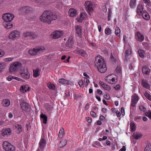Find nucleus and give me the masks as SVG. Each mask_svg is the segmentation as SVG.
Here are the masks:
<instances>
[{
    "mask_svg": "<svg viewBox=\"0 0 151 151\" xmlns=\"http://www.w3.org/2000/svg\"><path fill=\"white\" fill-rule=\"evenodd\" d=\"M58 18L56 13L49 10L45 11L40 17L41 21L48 24L51 23V21L56 20Z\"/></svg>",
    "mask_w": 151,
    "mask_h": 151,
    "instance_id": "f257e3e1",
    "label": "nucleus"
},
{
    "mask_svg": "<svg viewBox=\"0 0 151 151\" xmlns=\"http://www.w3.org/2000/svg\"><path fill=\"white\" fill-rule=\"evenodd\" d=\"M95 65L98 70L101 73L105 72L107 70L105 61L104 58L99 55L97 56L95 58Z\"/></svg>",
    "mask_w": 151,
    "mask_h": 151,
    "instance_id": "f03ea898",
    "label": "nucleus"
},
{
    "mask_svg": "<svg viewBox=\"0 0 151 151\" xmlns=\"http://www.w3.org/2000/svg\"><path fill=\"white\" fill-rule=\"evenodd\" d=\"M14 17L13 14L9 13H6L3 15L2 18L5 22L4 26L6 29H9L13 28V25L11 22Z\"/></svg>",
    "mask_w": 151,
    "mask_h": 151,
    "instance_id": "7ed1b4c3",
    "label": "nucleus"
},
{
    "mask_svg": "<svg viewBox=\"0 0 151 151\" xmlns=\"http://www.w3.org/2000/svg\"><path fill=\"white\" fill-rule=\"evenodd\" d=\"M45 50V48L42 46L31 49L29 50V54L31 55L34 56L40 53V52L42 51Z\"/></svg>",
    "mask_w": 151,
    "mask_h": 151,
    "instance_id": "20e7f679",
    "label": "nucleus"
},
{
    "mask_svg": "<svg viewBox=\"0 0 151 151\" xmlns=\"http://www.w3.org/2000/svg\"><path fill=\"white\" fill-rule=\"evenodd\" d=\"M22 64L19 62H15L10 66L9 70L11 72H13L18 70L22 67Z\"/></svg>",
    "mask_w": 151,
    "mask_h": 151,
    "instance_id": "39448f33",
    "label": "nucleus"
},
{
    "mask_svg": "<svg viewBox=\"0 0 151 151\" xmlns=\"http://www.w3.org/2000/svg\"><path fill=\"white\" fill-rule=\"evenodd\" d=\"M3 146L6 151H14L15 150V147L7 141L3 142Z\"/></svg>",
    "mask_w": 151,
    "mask_h": 151,
    "instance_id": "423d86ee",
    "label": "nucleus"
},
{
    "mask_svg": "<svg viewBox=\"0 0 151 151\" xmlns=\"http://www.w3.org/2000/svg\"><path fill=\"white\" fill-rule=\"evenodd\" d=\"M20 33L17 30H14L9 34V38L14 40L18 39L19 37Z\"/></svg>",
    "mask_w": 151,
    "mask_h": 151,
    "instance_id": "0eeeda50",
    "label": "nucleus"
},
{
    "mask_svg": "<svg viewBox=\"0 0 151 151\" xmlns=\"http://www.w3.org/2000/svg\"><path fill=\"white\" fill-rule=\"evenodd\" d=\"M86 8L87 12L89 14H91V13L93 11V5L92 2L89 1H86L84 4Z\"/></svg>",
    "mask_w": 151,
    "mask_h": 151,
    "instance_id": "6e6552de",
    "label": "nucleus"
},
{
    "mask_svg": "<svg viewBox=\"0 0 151 151\" xmlns=\"http://www.w3.org/2000/svg\"><path fill=\"white\" fill-rule=\"evenodd\" d=\"M22 71V72L20 73V74L22 78L27 80L30 78V75L28 72V68H24Z\"/></svg>",
    "mask_w": 151,
    "mask_h": 151,
    "instance_id": "1a4fd4ad",
    "label": "nucleus"
},
{
    "mask_svg": "<svg viewBox=\"0 0 151 151\" xmlns=\"http://www.w3.org/2000/svg\"><path fill=\"white\" fill-rule=\"evenodd\" d=\"M20 106L22 110L25 112H29L30 110L31 107L29 104L25 101L21 102Z\"/></svg>",
    "mask_w": 151,
    "mask_h": 151,
    "instance_id": "9d476101",
    "label": "nucleus"
},
{
    "mask_svg": "<svg viewBox=\"0 0 151 151\" xmlns=\"http://www.w3.org/2000/svg\"><path fill=\"white\" fill-rule=\"evenodd\" d=\"M63 35V32L62 31L56 30L53 32L51 34V37L54 39L60 38Z\"/></svg>",
    "mask_w": 151,
    "mask_h": 151,
    "instance_id": "9b49d317",
    "label": "nucleus"
},
{
    "mask_svg": "<svg viewBox=\"0 0 151 151\" xmlns=\"http://www.w3.org/2000/svg\"><path fill=\"white\" fill-rule=\"evenodd\" d=\"M46 143V140L44 138H42L39 142V146L37 151H42L45 146Z\"/></svg>",
    "mask_w": 151,
    "mask_h": 151,
    "instance_id": "f8f14e48",
    "label": "nucleus"
},
{
    "mask_svg": "<svg viewBox=\"0 0 151 151\" xmlns=\"http://www.w3.org/2000/svg\"><path fill=\"white\" fill-rule=\"evenodd\" d=\"M23 36L25 37H29L31 39H34L37 38L38 35L37 33L35 32L34 33L29 32L24 33Z\"/></svg>",
    "mask_w": 151,
    "mask_h": 151,
    "instance_id": "ddd939ff",
    "label": "nucleus"
},
{
    "mask_svg": "<svg viewBox=\"0 0 151 151\" xmlns=\"http://www.w3.org/2000/svg\"><path fill=\"white\" fill-rule=\"evenodd\" d=\"M73 36H71L69 37L68 40L67 41L66 44L65 45V47L66 49L70 48L72 47L73 44Z\"/></svg>",
    "mask_w": 151,
    "mask_h": 151,
    "instance_id": "4468645a",
    "label": "nucleus"
},
{
    "mask_svg": "<svg viewBox=\"0 0 151 151\" xmlns=\"http://www.w3.org/2000/svg\"><path fill=\"white\" fill-rule=\"evenodd\" d=\"M29 7L25 6L20 8L19 11L20 13L26 14L31 12V11Z\"/></svg>",
    "mask_w": 151,
    "mask_h": 151,
    "instance_id": "2eb2a0df",
    "label": "nucleus"
},
{
    "mask_svg": "<svg viewBox=\"0 0 151 151\" xmlns=\"http://www.w3.org/2000/svg\"><path fill=\"white\" fill-rule=\"evenodd\" d=\"M138 100V96L136 94H134L132 98L131 106L133 107H135Z\"/></svg>",
    "mask_w": 151,
    "mask_h": 151,
    "instance_id": "dca6fc26",
    "label": "nucleus"
},
{
    "mask_svg": "<svg viewBox=\"0 0 151 151\" xmlns=\"http://www.w3.org/2000/svg\"><path fill=\"white\" fill-rule=\"evenodd\" d=\"M76 32L78 36L81 37L82 36V27L81 26H75Z\"/></svg>",
    "mask_w": 151,
    "mask_h": 151,
    "instance_id": "f3484780",
    "label": "nucleus"
},
{
    "mask_svg": "<svg viewBox=\"0 0 151 151\" xmlns=\"http://www.w3.org/2000/svg\"><path fill=\"white\" fill-rule=\"evenodd\" d=\"M74 51L76 53L84 57L85 56L86 52L84 50L77 48Z\"/></svg>",
    "mask_w": 151,
    "mask_h": 151,
    "instance_id": "a211bd4d",
    "label": "nucleus"
},
{
    "mask_svg": "<svg viewBox=\"0 0 151 151\" xmlns=\"http://www.w3.org/2000/svg\"><path fill=\"white\" fill-rule=\"evenodd\" d=\"M150 72V69L146 65L143 66L142 69V72L144 74L148 75Z\"/></svg>",
    "mask_w": 151,
    "mask_h": 151,
    "instance_id": "6ab92c4d",
    "label": "nucleus"
},
{
    "mask_svg": "<svg viewBox=\"0 0 151 151\" xmlns=\"http://www.w3.org/2000/svg\"><path fill=\"white\" fill-rule=\"evenodd\" d=\"M13 128L16 129V131L18 134H19L22 132V126L20 125L16 124L13 126Z\"/></svg>",
    "mask_w": 151,
    "mask_h": 151,
    "instance_id": "aec40b11",
    "label": "nucleus"
},
{
    "mask_svg": "<svg viewBox=\"0 0 151 151\" xmlns=\"http://www.w3.org/2000/svg\"><path fill=\"white\" fill-rule=\"evenodd\" d=\"M44 106L45 109L47 111H51L53 109V107H52L51 105L47 103L45 104L44 105Z\"/></svg>",
    "mask_w": 151,
    "mask_h": 151,
    "instance_id": "412c9836",
    "label": "nucleus"
},
{
    "mask_svg": "<svg viewBox=\"0 0 151 151\" xmlns=\"http://www.w3.org/2000/svg\"><path fill=\"white\" fill-rule=\"evenodd\" d=\"M3 132L1 133V135L3 136L6 135H9L11 134V131L9 128H7L4 130H3Z\"/></svg>",
    "mask_w": 151,
    "mask_h": 151,
    "instance_id": "4be33fe9",
    "label": "nucleus"
},
{
    "mask_svg": "<svg viewBox=\"0 0 151 151\" xmlns=\"http://www.w3.org/2000/svg\"><path fill=\"white\" fill-rule=\"evenodd\" d=\"M70 16L71 17H74L77 14V11L73 8H70L69 10Z\"/></svg>",
    "mask_w": 151,
    "mask_h": 151,
    "instance_id": "5701e85b",
    "label": "nucleus"
},
{
    "mask_svg": "<svg viewBox=\"0 0 151 151\" xmlns=\"http://www.w3.org/2000/svg\"><path fill=\"white\" fill-rule=\"evenodd\" d=\"M143 9V6L142 5L138 4L137 9V13L139 15H142Z\"/></svg>",
    "mask_w": 151,
    "mask_h": 151,
    "instance_id": "b1692460",
    "label": "nucleus"
},
{
    "mask_svg": "<svg viewBox=\"0 0 151 151\" xmlns=\"http://www.w3.org/2000/svg\"><path fill=\"white\" fill-rule=\"evenodd\" d=\"M40 117L41 119L42 120L44 124H46L47 123V117L45 114L42 113L40 115Z\"/></svg>",
    "mask_w": 151,
    "mask_h": 151,
    "instance_id": "393cba45",
    "label": "nucleus"
},
{
    "mask_svg": "<svg viewBox=\"0 0 151 151\" xmlns=\"http://www.w3.org/2000/svg\"><path fill=\"white\" fill-rule=\"evenodd\" d=\"M59 82L62 84H63L67 85L70 84V81L64 78H60L58 80Z\"/></svg>",
    "mask_w": 151,
    "mask_h": 151,
    "instance_id": "a878e982",
    "label": "nucleus"
},
{
    "mask_svg": "<svg viewBox=\"0 0 151 151\" xmlns=\"http://www.w3.org/2000/svg\"><path fill=\"white\" fill-rule=\"evenodd\" d=\"M142 84L143 86L146 88L148 89L150 87L149 84L144 79L142 80Z\"/></svg>",
    "mask_w": 151,
    "mask_h": 151,
    "instance_id": "bb28decb",
    "label": "nucleus"
},
{
    "mask_svg": "<svg viewBox=\"0 0 151 151\" xmlns=\"http://www.w3.org/2000/svg\"><path fill=\"white\" fill-rule=\"evenodd\" d=\"M2 104L4 107L8 106L10 104V101L8 99L4 100L2 101Z\"/></svg>",
    "mask_w": 151,
    "mask_h": 151,
    "instance_id": "cd10ccee",
    "label": "nucleus"
},
{
    "mask_svg": "<svg viewBox=\"0 0 151 151\" xmlns=\"http://www.w3.org/2000/svg\"><path fill=\"white\" fill-rule=\"evenodd\" d=\"M142 136V134L139 132H136L133 134V136L136 139H138L140 138Z\"/></svg>",
    "mask_w": 151,
    "mask_h": 151,
    "instance_id": "c85d7f7f",
    "label": "nucleus"
},
{
    "mask_svg": "<svg viewBox=\"0 0 151 151\" xmlns=\"http://www.w3.org/2000/svg\"><path fill=\"white\" fill-rule=\"evenodd\" d=\"M142 15L143 17L145 19L147 20H149L150 19V16L147 12L144 11Z\"/></svg>",
    "mask_w": 151,
    "mask_h": 151,
    "instance_id": "c756f323",
    "label": "nucleus"
},
{
    "mask_svg": "<svg viewBox=\"0 0 151 151\" xmlns=\"http://www.w3.org/2000/svg\"><path fill=\"white\" fill-rule=\"evenodd\" d=\"M139 55L141 58H144L145 56V52L144 50L139 49L138 51Z\"/></svg>",
    "mask_w": 151,
    "mask_h": 151,
    "instance_id": "7c9ffc66",
    "label": "nucleus"
},
{
    "mask_svg": "<svg viewBox=\"0 0 151 151\" xmlns=\"http://www.w3.org/2000/svg\"><path fill=\"white\" fill-rule=\"evenodd\" d=\"M137 36L139 39V41H142L144 38V36L139 32H137Z\"/></svg>",
    "mask_w": 151,
    "mask_h": 151,
    "instance_id": "2f4dec72",
    "label": "nucleus"
},
{
    "mask_svg": "<svg viewBox=\"0 0 151 151\" xmlns=\"http://www.w3.org/2000/svg\"><path fill=\"white\" fill-rule=\"evenodd\" d=\"M144 151H151V143L148 141L146 147L144 149Z\"/></svg>",
    "mask_w": 151,
    "mask_h": 151,
    "instance_id": "473e14b6",
    "label": "nucleus"
},
{
    "mask_svg": "<svg viewBox=\"0 0 151 151\" xmlns=\"http://www.w3.org/2000/svg\"><path fill=\"white\" fill-rule=\"evenodd\" d=\"M67 143V141L66 140H63L60 142V144L58 145V146L60 148H61L66 145Z\"/></svg>",
    "mask_w": 151,
    "mask_h": 151,
    "instance_id": "72a5a7b5",
    "label": "nucleus"
},
{
    "mask_svg": "<svg viewBox=\"0 0 151 151\" xmlns=\"http://www.w3.org/2000/svg\"><path fill=\"white\" fill-rule=\"evenodd\" d=\"M136 4V0H131L129 3L130 7L134 8L135 7Z\"/></svg>",
    "mask_w": 151,
    "mask_h": 151,
    "instance_id": "f704fd0d",
    "label": "nucleus"
},
{
    "mask_svg": "<svg viewBox=\"0 0 151 151\" xmlns=\"http://www.w3.org/2000/svg\"><path fill=\"white\" fill-rule=\"evenodd\" d=\"M39 69L37 68L36 69L33 70V76L34 77H37L40 75L39 73Z\"/></svg>",
    "mask_w": 151,
    "mask_h": 151,
    "instance_id": "c9c22d12",
    "label": "nucleus"
},
{
    "mask_svg": "<svg viewBox=\"0 0 151 151\" xmlns=\"http://www.w3.org/2000/svg\"><path fill=\"white\" fill-rule=\"evenodd\" d=\"M6 64L4 63H0V73L6 67Z\"/></svg>",
    "mask_w": 151,
    "mask_h": 151,
    "instance_id": "e433bc0d",
    "label": "nucleus"
},
{
    "mask_svg": "<svg viewBox=\"0 0 151 151\" xmlns=\"http://www.w3.org/2000/svg\"><path fill=\"white\" fill-rule=\"evenodd\" d=\"M47 87L50 89L54 90L55 89V85L53 83H49L47 84Z\"/></svg>",
    "mask_w": 151,
    "mask_h": 151,
    "instance_id": "4c0bfd02",
    "label": "nucleus"
},
{
    "mask_svg": "<svg viewBox=\"0 0 151 151\" xmlns=\"http://www.w3.org/2000/svg\"><path fill=\"white\" fill-rule=\"evenodd\" d=\"M130 127L132 131L134 132L136 130V126L134 123L131 122L130 124Z\"/></svg>",
    "mask_w": 151,
    "mask_h": 151,
    "instance_id": "58836bf2",
    "label": "nucleus"
},
{
    "mask_svg": "<svg viewBox=\"0 0 151 151\" xmlns=\"http://www.w3.org/2000/svg\"><path fill=\"white\" fill-rule=\"evenodd\" d=\"M106 81H107L110 84H113L115 83L116 82V80L115 79L113 78L111 79H106Z\"/></svg>",
    "mask_w": 151,
    "mask_h": 151,
    "instance_id": "ea45409f",
    "label": "nucleus"
},
{
    "mask_svg": "<svg viewBox=\"0 0 151 151\" xmlns=\"http://www.w3.org/2000/svg\"><path fill=\"white\" fill-rule=\"evenodd\" d=\"M85 14L84 13H81L80 16V18L79 19V21L81 22L85 18Z\"/></svg>",
    "mask_w": 151,
    "mask_h": 151,
    "instance_id": "a19ab883",
    "label": "nucleus"
},
{
    "mask_svg": "<svg viewBox=\"0 0 151 151\" xmlns=\"http://www.w3.org/2000/svg\"><path fill=\"white\" fill-rule=\"evenodd\" d=\"M120 29L117 27H116L115 29V33L118 36H120Z\"/></svg>",
    "mask_w": 151,
    "mask_h": 151,
    "instance_id": "79ce46f5",
    "label": "nucleus"
},
{
    "mask_svg": "<svg viewBox=\"0 0 151 151\" xmlns=\"http://www.w3.org/2000/svg\"><path fill=\"white\" fill-rule=\"evenodd\" d=\"M105 33L106 35H110L111 34V29L109 28H106L105 30Z\"/></svg>",
    "mask_w": 151,
    "mask_h": 151,
    "instance_id": "37998d69",
    "label": "nucleus"
},
{
    "mask_svg": "<svg viewBox=\"0 0 151 151\" xmlns=\"http://www.w3.org/2000/svg\"><path fill=\"white\" fill-rule=\"evenodd\" d=\"M145 96L150 101H151V96L148 93L145 91L144 93Z\"/></svg>",
    "mask_w": 151,
    "mask_h": 151,
    "instance_id": "c03bdc74",
    "label": "nucleus"
},
{
    "mask_svg": "<svg viewBox=\"0 0 151 151\" xmlns=\"http://www.w3.org/2000/svg\"><path fill=\"white\" fill-rule=\"evenodd\" d=\"M74 99L76 100H78L79 99L81 98V96L80 95L76 93H74Z\"/></svg>",
    "mask_w": 151,
    "mask_h": 151,
    "instance_id": "a18cd8bd",
    "label": "nucleus"
},
{
    "mask_svg": "<svg viewBox=\"0 0 151 151\" xmlns=\"http://www.w3.org/2000/svg\"><path fill=\"white\" fill-rule=\"evenodd\" d=\"M102 87L106 90L109 91L111 89L110 87L106 83Z\"/></svg>",
    "mask_w": 151,
    "mask_h": 151,
    "instance_id": "49530a36",
    "label": "nucleus"
},
{
    "mask_svg": "<svg viewBox=\"0 0 151 151\" xmlns=\"http://www.w3.org/2000/svg\"><path fill=\"white\" fill-rule=\"evenodd\" d=\"M145 114L146 116L151 119V111H150L148 110L147 111L145 112Z\"/></svg>",
    "mask_w": 151,
    "mask_h": 151,
    "instance_id": "de8ad7c7",
    "label": "nucleus"
},
{
    "mask_svg": "<svg viewBox=\"0 0 151 151\" xmlns=\"http://www.w3.org/2000/svg\"><path fill=\"white\" fill-rule=\"evenodd\" d=\"M145 4L147 5L150 6L151 5L149 0H143Z\"/></svg>",
    "mask_w": 151,
    "mask_h": 151,
    "instance_id": "09e8293b",
    "label": "nucleus"
},
{
    "mask_svg": "<svg viewBox=\"0 0 151 151\" xmlns=\"http://www.w3.org/2000/svg\"><path fill=\"white\" fill-rule=\"evenodd\" d=\"M139 109L141 111H145L146 109L143 106H139Z\"/></svg>",
    "mask_w": 151,
    "mask_h": 151,
    "instance_id": "8fccbe9b",
    "label": "nucleus"
},
{
    "mask_svg": "<svg viewBox=\"0 0 151 151\" xmlns=\"http://www.w3.org/2000/svg\"><path fill=\"white\" fill-rule=\"evenodd\" d=\"M65 95L67 97H69L70 96V91L69 90H67L65 93Z\"/></svg>",
    "mask_w": 151,
    "mask_h": 151,
    "instance_id": "3c124183",
    "label": "nucleus"
},
{
    "mask_svg": "<svg viewBox=\"0 0 151 151\" xmlns=\"http://www.w3.org/2000/svg\"><path fill=\"white\" fill-rule=\"evenodd\" d=\"M111 60V61L113 62H115L116 60L115 58H114L112 54H111L110 56Z\"/></svg>",
    "mask_w": 151,
    "mask_h": 151,
    "instance_id": "603ef678",
    "label": "nucleus"
},
{
    "mask_svg": "<svg viewBox=\"0 0 151 151\" xmlns=\"http://www.w3.org/2000/svg\"><path fill=\"white\" fill-rule=\"evenodd\" d=\"M78 84L79 86L81 87L83 86V80H80L78 82Z\"/></svg>",
    "mask_w": 151,
    "mask_h": 151,
    "instance_id": "864d4df0",
    "label": "nucleus"
},
{
    "mask_svg": "<svg viewBox=\"0 0 151 151\" xmlns=\"http://www.w3.org/2000/svg\"><path fill=\"white\" fill-rule=\"evenodd\" d=\"M14 77L11 76H9L7 78V80L9 81H11L12 79H14Z\"/></svg>",
    "mask_w": 151,
    "mask_h": 151,
    "instance_id": "5fc2aeb1",
    "label": "nucleus"
},
{
    "mask_svg": "<svg viewBox=\"0 0 151 151\" xmlns=\"http://www.w3.org/2000/svg\"><path fill=\"white\" fill-rule=\"evenodd\" d=\"M121 114L122 116H124L125 115L124 109L123 107H122L121 109Z\"/></svg>",
    "mask_w": 151,
    "mask_h": 151,
    "instance_id": "6e6d98bb",
    "label": "nucleus"
},
{
    "mask_svg": "<svg viewBox=\"0 0 151 151\" xmlns=\"http://www.w3.org/2000/svg\"><path fill=\"white\" fill-rule=\"evenodd\" d=\"M5 54V52L4 51L0 50V57H1L4 56Z\"/></svg>",
    "mask_w": 151,
    "mask_h": 151,
    "instance_id": "4d7b16f0",
    "label": "nucleus"
},
{
    "mask_svg": "<svg viewBox=\"0 0 151 151\" xmlns=\"http://www.w3.org/2000/svg\"><path fill=\"white\" fill-rule=\"evenodd\" d=\"M116 72L118 73H120L121 72V68L119 66H117L116 68Z\"/></svg>",
    "mask_w": 151,
    "mask_h": 151,
    "instance_id": "13d9d810",
    "label": "nucleus"
},
{
    "mask_svg": "<svg viewBox=\"0 0 151 151\" xmlns=\"http://www.w3.org/2000/svg\"><path fill=\"white\" fill-rule=\"evenodd\" d=\"M31 127V125H30V123L29 122L26 124V128L27 130H28Z\"/></svg>",
    "mask_w": 151,
    "mask_h": 151,
    "instance_id": "bf43d9fd",
    "label": "nucleus"
},
{
    "mask_svg": "<svg viewBox=\"0 0 151 151\" xmlns=\"http://www.w3.org/2000/svg\"><path fill=\"white\" fill-rule=\"evenodd\" d=\"M13 58H6L5 59V61H12L13 59Z\"/></svg>",
    "mask_w": 151,
    "mask_h": 151,
    "instance_id": "052dcab7",
    "label": "nucleus"
},
{
    "mask_svg": "<svg viewBox=\"0 0 151 151\" xmlns=\"http://www.w3.org/2000/svg\"><path fill=\"white\" fill-rule=\"evenodd\" d=\"M59 133L60 134H64V129L63 128H62L60 129L59 132Z\"/></svg>",
    "mask_w": 151,
    "mask_h": 151,
    "instance_id": "680f3d73",
    "label": "nucleus"
},
{
    "mask_svg": "<svg viewBox=\"0 0 151 151\" xmlns=\"http://www.w3.org/2000/svg\"><path fill=\"white\" fill-rule=\"evenodd\" d=\"M90 114L93 117H95L96 116V114L93 111H91L90 112Z\"/></svg>",
    "mask_w": 151,
    "mask_h": 151,
    "instance_id": "e2e57ef3",
    "label": "nucleus"
},
{
    "mask_svg": "<svg viewBox=\"0 0 151 151\" xmlns=\"http://www.w3.org/2000/svg\"><path fill=\"white\" fill-rule=\"evenodd\" d=\"M120 86L119 84L117 85L116 86L114 87V88L116 90H118L120 89Z\"/></svg>",
    "mask_w": 151,
    "mask_h": 151,
    "instance_id": "0e129e2a",
    "label": "nucleus"
},
{
    "mask_svg": "<svg viewBox=\"0 0 151 151\" xmlns=\"http://www.w3.org/2000/svg\"><path fill=\"white\" fill-rule=\"evenodd\" d=\"M104 97L106 99L109 100L110 99V96L109 94H106L104 95Z\"/></svg>",
    "mask_w": 151,
    "mask_h": 151,
    "instance_id": "69168bd1",
    "label": "nucleus"
},
{
    "mask_svg": "<svg viewBox=\"0 0 151 151\" xmlns=\"http://www.w3.org/2000/svg\"><path fill=\"white\" fill-rule=\"evenodd\" d=\"M84 81L85 82H86V83L85 84V85H86V86H87L89 82V81L87 78H84Z\"/></svg>",
    "mask_w": 151,
    "mask_h": 151,
    "instance_id": "338daca9",
    "label": "nucleus"
},
{
    "mask_svg": "<svg viewBox=\"0 0 151 151\" xmlns=\"http://www.w3.org/2000/svg\"><path fill=\"white\" fill-rule=\"evenodd\" d=\"M126 150V147L124 146L122 147V148L119 151H125Z\"/></svg>",
    "mask_w": 151,
    "mask_h": 151,
    "instance_id": "774afa93",
    "label": "nucleus"
}]
</instances>
